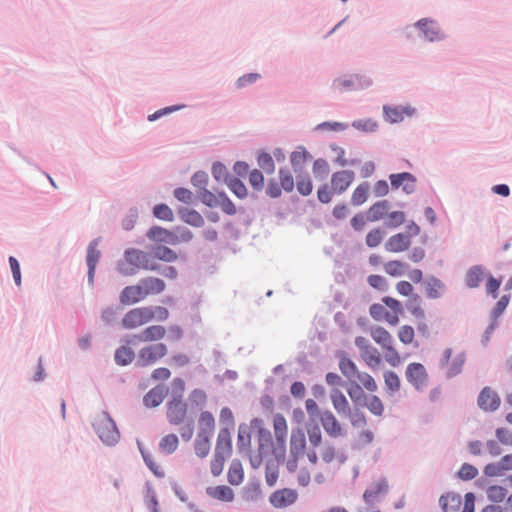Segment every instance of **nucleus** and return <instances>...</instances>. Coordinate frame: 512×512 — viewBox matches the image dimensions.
<instances>
[{
	"mask_svg": "<svg viewBox=\"0 0 512 512\" xmlns=\"http://www.w3.org/2000/svg\"><path fill=\"white\" fill-rule=\"evenodd\" d=\"M166 418L171 426L179 427L180 436L184 441H189L194 434V423L188 415L186 402L173 397L166 405Z\"/></svg>",
	"mask_w": 512,
	"mask_h": 512,
	"instance_id": "nucleus-1",
	"label": "nucleus"
},
{
	"mask_svg": "<svg viewBox=\"0 0 512 512\" xmlns=\"http://www.w3.org/2000/svg\"><path fill=\"white\" fill-rule=\"evenodd\" d=\"M168 318L169 311L165 307L142 306L129 310L122 318L121 325L124 329L133 330L150 323L154 319L166 321Z\"/></svg>",
	"mask_w": 512,
	"mask_h": 512,
	"instance_id": "nucleus-2",
	"label": "nucleus"
},
{
	"mask_svg": "<svg viewBox=\"0 0 512 512\" xmlns=\"http://www.w3.org/2000/svg\"><path fill=\"white\" fill-rule=\"evenodd\" d=\"M403 314V306L399 300L384 296L381 302L373 303L369 307V315L376 322L397 326Z\"/></svg>",
	"mask_w": 512,
	"mask_h": 512,
	"instance_id": "nucleus-3",
	"label": "nucleus"
},
{
	"mask_svg": "<svg viewBox=\"0 0 512 512\" xmlns=\"http://www.w3.org/2000/svg\"><path fill=\"white\" fill-rule=\"evenodd\" d=\"M157 268L151 257L138 249L126 250L124 259L118 263L117 267L118 271L124 276L134 275L139 270L154 271Z\"/></svg>",
	"mask_w": 512,
	"mask_h": 512,
	"instance_id": "nucleus-4",
	"label": "nucleus"
},
{
	"mask_svg": "<svg viewBox=\"0 0 512 512\" xmlns=\"http://www.w3.org/2000/svg\"><path fill=\"white\" fill-rule=\"evenodd\" d=\"M370 335L373 341L381 347L386 363L392 367L401 365L403 359L395 346L392 334L385 327L379 325L371 327Z\"/></svg>",
	"mask_w": 512,
	"mask_h": 512,
	"instance_id": "nucleus-5",
	"label": "nucleus"
},
{
	"mask_svg": "<svg viewBox=\"0 0 512 512\" xmlns=\"http://www.w3.org/2000/svg\"><path fill=\"white\" fill-rule=\"evenodd\" d=\"M93 426L104 444L114 445L119 441L120 433L107 412L99 413L94 419Z\"/></svg>",
	"mask_w": 512,
	"mask_h": 512,
	"instance_id": "nucleus-6",
	"label": "nucleus"
},
{
	"mask_svg": "<svg viewBox=\"0 0 512 512\" xmlns=\"http://www.w3.org/2000/svg\"><path fill=\"white\" fill-rule=\"evenodd\" d=\"M167 353L168 348L164 343H150L139 350L137 365L142 367L151 366L165 357Z\"/></svg>",
	"mask_w": 512,
	"mask_h": 512,
	"instance_id": "nucleus-7",
	"label": "nucleus"
},
{
	"mask_svg": "<svg viewBox=\"0 0 512 512\" xmlns=\"http://www.w3.org/2000/svg\"><path fill=\"white\" fill-rule=\"evenodd\" d=\"M199 197L206 206L212 208L220 207L222 211L228 215H234L237 211L234 203L225 193L214 194L207 189H203L199 191Z\"/></svg>",
	"mask_w": 512,
	"mask_h": 512,
	"instance_id": "nucleus-8",
	"label": "nucleus"
},
{
	"mask_svg": "<svg viewBox=\"0 0 512 512\" xmlns=\"http://www.w3.org/2000/svg\"><path fill=\"white\" fill-rule=\"evenodd\" d=\"M407 381L417 390H423L429 381V376L423 364L413 362L408 364L405 371Z\"/></svg>",
	"mask_w": 512,
	"mask_h": 512,
	"instance_id": "nucleus-9",
	"label": "nucleus"
},
{
	"mask_svg": "<svg viewBox=\"0 0 512 512\" xmlns=\"http://www.w3.org/2000/svg\"><path fill=\"white\" fill-rule=\"evenodd\" d=\"M465 362L463 353H454L451 348L445 349L441 360L442 366L446 368L447 375L453 377L459 374Z\"/></svg>",
	"mask_w": 512,
	"mask_h": 512,
	"instance_id": "nucleus-10",
	"label": "nucleus"
},
{
	"mask_svg": "<svg viewBox=\"0 0 512 512\" xmlns=\"http://www.w3.org/2000/svg\"><path fill=\"white\" fill-rule=\"evenodd\" d=\"M306 447V437L301 429L293 430L291 433L290 439V453L293 457V462H288V467L290 470L295 469L297 459L300 456H303Z\"/></svg>",
	"mask_w": 512,
	"mask_h": 512,
	"instance_id": "nucleus-11",
	"label": "nucleus"
},
{
	"mask_svg": "<svg viewBox=\"0 0 512 512\" xmlns=\"http://www.w3.org/2000/svg\"><path fill=\"white\" fill-rule=\"evenodd\" d=\"M355 179V174L351 170L337 171L331 176L332 191L337 194L344 193Z\"/></svg>",
	"mask_w": 512,
	"mask_h": 512,
	"instance_id": "nucleus-12",
	"label": "nucleus"
},
{
	"mask_svg": "<svg viewBox=\"0 0 512 512\" xmlns=\"http://www.w3.org/2000/svg\"><path fill=\"white\" fill-rule=\"evenodd\" d=\"M273 430L276 444L281 452L284 453L288 435V425L285 417L280 413L275 414L273 417Z\"/></svg>",
	"mask_w": 512,
	"mask_h": 512,
	"instance_id": "nucleus-13",
	"label": "nucleus"
},
{
	"mask_svg": "<svg viewBox=\"0 0 512 512\" xmlns=\"http://www.w3.org/2000/svg\"><path fill=\"white\" fill-rule=\"evenodd\" d=\"M389 179L392 188L398 189L402 186V189L406 194H411L416 190V178L411 173L403 172L391 174Z\"/></svg>",
	"mask_w": 512,
	"mask_h": 512,
	"instance_id": "nucleus-14",
	"label": "nucleus"
},
{
	"mask_svg": "<svg viewBox=\"0 0 512 512\" xmlns=\"http://www.w3.org/2000/svg\"><path fill=\"white\" fill-rule=\"evenodd\" d=\"M320 421L325 432L330 437L337 438L344 435L343 428L331 411H324L320 417Z\"/></svg>",
	"mask_w": 512,
	"mask_h": 512,
	"instance_id": "nucleus-15",
	"label": "nucleus"
},
{
	"mask_svg": "<svg viewBox=\"0 0 512 512\" xmlns=\"http://www.w3.org/2000/svg\"><path fill=\"white\" fill-rule=\"evenodd\" d=\"M297 499V492L293 489L277 490L270 496V503L275 508H285L292 505Z\"/></svg>",
	"mask_w": 512,
	"mask_h": 512,
	"instance_id": "nucleus-16",
	"label": "nucleus"
},
{
	"mask_svg": "<svg viewBox=\"0 0 512 512\" xmlns=\"http://www.w3.org/2000/svg\"><path fill=\"white\" fill-rule=\"evenodd\" d=\"M411 245L410 235L397 233L389 237L385 243V249L391 253H400L406 251Z\"/></svg>",
	"mask_w": 512,
	"mask_h": 512,
	"instance_id": "nucleus-17",
	"label": "nucleus"
},
{
	"mask_svg": "<svg viewBox=\"0 0 512 512\" xmlns=\"http://www.w3.org/2000/svg\"><path fill=\"white\" fill-rule=\"evenodd\" d=\"M145 299L140 284L126 286L120 293V303L123 305H132Z\"/></svg>",
	"mask_w": 512,
	"mask_h": 512,
	"instance_id": "nucleus-18",
	"label": "nucleus"
},
{
	"mask_svg": "<svg viewBox=\"0 0 512 512\" xmlns=\"http://www.w3.org/2000/svg\"><path fill=\"white\" fill-rule=\"evenodd\" d=\"M232 452L231 431L224 427L219 431L214 454L228 458Z\"/></svg>",
	"mask_w": 512,
	"mask_h": 512,
	"instance_id": "nucleus-19",
	"label": "nucleus"
},
{
	"mask_svg": "<svg viewBox=\"0 0 512 512\" xmlns=\"http://www.w3.org/2000/svg\"><path fill=\"white\" fill-rule=\"evenodd\" d=\"M167 333V330L162 325H151L146 327L140 334L135 335L140 342L144 343H157L162 340Z\"/></svg>",
	"mask_w": 512,
	"mask_h": 512,
	"instance_id": "nucleus-20",
	"label": "nucleus"
},
{
	"mask_svg": "<svg viewBox=\"0 0 512 512\" xmlns=\"http://www.w3.org/2000/svg\"><path fill=\"white\" fill-rule=\"evenodd\" d=\"M416 25L423 32L424 37L431 42L438 41L443 38V33L441 29L439 28L438 24L433 20L423 18L420 19L416 23Z\"/></svg>",
	"mask_w": 512,
	"mask_h": 512,
	"instance_id": "nucleus-21",
	"label": "nucleus"
},
{
	"mask_svg": "<svg viewBox=\"0 0 512 512\" xmlns=\"http://www.w3.org/2000/svg\"><path fill=\"white\" fill-rule=\"evenodd\" d=\"M478 405L485 411H494L500 405V398L491 388L485 387L478 397Z\"/></svg>",
	"mask_w": 512,
	"mask_h": 512,
	"instance_id": "nucleus-22",
	"label": "nucleus"
},
{
	"mask_svg": "<svg viewBox=\"0 0 512 512\" xmlns=\"http://www.w3.org/2000/svg\"><path fill=\"white\" fill-rule=\"evenodd\" d=\"M388 492V483L385 479H379L365 490L363 498L367 504H373L380 496Z\"/></svg>",
	"mask_w": 512,
	"mask_h": 512,
	"instance_id": "nucleus-23",
	"label": "nucleus"
},
{
	"mask_svg": "<svg viewBox=\"0 0 512 512\" xmlns=\"http://www.w3.org/2000/svg\"><path fill=\"white\" fill-rule=\"evenodd\" d=\"M139 284L143 290L145 299L150 295H157L162 293L166 288L165 282L162 279L156 277L143 278Z\"/></svg>",
	"mask_w": 512,
	"mask_h": 512,
	"instance_id": "nucleus-24",
	"label": "nucleus"
},
{
	"mask_svg": "<svg viewBox=\"0 0 512 512\" xmlns=\"http://www.w3.org/2000/svg\"><path fill=\"white\" fill-rule=\"evenodd\" d=\"M147 236L149 239L157 242H164L171 245H177L178 239L176 238V233L169 231L167 229H164L159 226L152 227L148 233Z\"/></svg>",
	"mask_w": 512,
	"mask_h": 512,
	"instance_id": "nucleus-25",
	"label": "nucleus"
},
{
	"mask_svg": "<svg viewBox=\"0 0 512 512\" xmlns=\"http://www.w3.org/2000/svg\"><path fill=\"white\" fill-rule=\"evenodd\" d=\"M415 110L410 107L396 106V107H384V113L387 120L391 123H398L405 119V117H411Z\"/></svg>",
	"mask_w": 512,
	"mask_h": 512,
	"instance_id": "nucleus-26",
	"label": "nucleus"
},
{
	"mask_svg": "<svg viewBox=\"0 0 512 512\" xmlns=\"http://www.w3.org/2000/svg\"><path fill=\"white\" fill-rule=\"evenodd\" d=\"M97 246L98 241L94 240L89 244L87 249L86 262L88 265V280L90 284L93 283L96 265L100 259V251L98 250Z\"/></svg>",
	"mask_w": 512,
	"mask_h": 512,
	"instance_id": "nucleus-27",
	"label": "nucleus"
},
{
	"mask_svg": "<svg viewBox=\"0 0 512 512\" xmlns=\"http://www.w3.org/2000/svg\"><path fill=\"white\" fill-rule=\"evenodd\" d=\"M461 504V496L454 492H447L439 498V505L443 512H458Z\"/></svg>",
	"mask_w": 512,
	"mask_h": 512,
	"instance_id": "nucleus-28",
	"label": "nucleus"
},
{
	"mask_svg": "<svg viewBox=\"0 0 512 512\" xmlns=\"http://www.w3.org/2000/svg\"><path fill=\"white\" fill-rule=\"evenodd\" d=\"M168 393V389L165 386L158 385L152 388L145 396H144V404L146 407L154 408L159 406Z\"/></svg>",
	"mask_w": 512,
	"mask_h": 512,
	"instance_id": "nucleus-29",
	"label": "nucleus"
},
{
	"mask_svg": "<svg viewBox=\"0 0 512 512\" xmlns=\"http://www.w3.org/2000/svg\"><path fill=\"white\" fill-rule=\"evenodd\" d=\"M206 492L211 498L219 501L231 502L234 499L233 490L225 485L209 487L207 488Z\"/></svg>",
	"mask_w": 512,
	"mask_h": 512,
	"instance_id": "nucleus-30",
	"label": "nucleus"
},
{
	"mask_svg": "<svg viewBox=\"0 0 512 512\" xmlns=\"http://www.w3.org/2000/svg\"><path fill=\"white\" fill-rule=\"evenodd\" d=\"M178 447L179 438L174 433L164 435L158 443L159 451L167 455L174 453Z\"/></svg>",
	"mask_w": 512,
	"mask_h": 512,
	"instance_id": "nucleus-31",
	"label": "nucleus"
},
{
	"mask_svg": "<svg viewBox=\"0 0 512 512\" xmlns=\"http://www.w3.org/2000/svg\"><path fill=\"white\" fill-rule=\"evenodd\" d=\"M361 359L365 364L371 368H378L382 364V357L376 347L373 345L369 346L360 354Z\"/></svg>",
	"mask_w": 512,
	"mask_h": 512,
	"instance_id": "nucleus-32",
	"label": "nucleus"
},
{
	"mask_svg": "<svg viewBox=\"0 0 512 512\" xmlns=\"http://www.w3.org/2000/svg\"><path fill=\"white\" fill-rule=\"evenodd\" d=\"M389 210V202L381 200L374 203L367 211V219L370 222H376L382 219Z\"/></svg>",
	"mask_w": 512,
	"mask_h": 512,
	"instance_id": "nucleus-33",
	"label": "nucleus"
},
{
	"mask_svg": "<svg viewBox=\"0 0 512 512\" xmlns=\"http://www.w3.org/2000/svg\"><path fill=\"white\" fill-rule=\"evenodd\" d=\"M199 434H204L208 436H212L214 427H215V419L211 412L202 411L199 419Z\"/></svg>",
	"mask_w": 512,
	"mask_h": 512,
	"instance_id": "nucleus-34",
	"label": "nucleus"
},
{
	"mask_svg": "<svg viewBox=\"0 0 512 512\" xmlns=\"http://www.w3.org/2000/svg\"><path fill=\"white\" fill-rule=\"evenodd\" d=\"M244 479V470L241 462L233 460L229 466L227 480L231 485H239Z\"/></svg>",
	"mask_w": 512,
	"mask_h": 512,
	"instance_id": "nucleus-35",
	"label": "nucleus"
},
{
	"mask_svg": "<svg viewBox=\"0 0 512 512\" xmlns=\"http://www.w3.org/2000/svg\"><path fill=\"white\" fill-rule=\"evenodd\" d=\"M484 278V269L480 265L472 266L465 275V283L469 288H477Z\"/></svg>",
	"mask_w": 512,
	"mask_h": 512,
	"instance_id": "nucleus-36",
	"label": "nucleus"
},
{
	"mask_svg": "<svg viewBox=\"0 0 512 512\" xmlns=\"http://www.w3.org/2000/svg\"><path fill=\"white\" fill-rule=\"evenodd\" d=\"M330 399H331L332 405H333L334 409L337 411V413L347 414V412L350 409L349 403H348V400L346 399V397L344 396V394L340 390H338V389L332 390L330 393Z\"/></svg>",
	"mask_w": 512,
	"mask_h": 512,
	"instance_id": "nucleus-37",
	"label": "nucleus"
},
{
	"mask_svg": "<svg viewBox=\"0 0 512 512\" xmlns=\"http://www.w3.org/2000/svg\"><path fill=\"white\" fill-rule=\"evenodd\" d=\"M407 268L408 265L400 260H390L383 265L385 273L391 277H400L404 275Z\"/></svg>",
	"mask_w": 512,
	"mask_h": 512,
	"instance_id": "nucleus-38",
	"label": "nucleus"
},
{
	"mask_svg": "<svg viewBox=\"0 0 512 512\" xmlns=\"http://www.w3.org/2000/svg\"><path fill=\"white\" fill-rule=\"evenodd\" d=\"M210 438L211 436L197 433L194 450L199 458H205L210 452Z\"/></svg>",
	"mask_w": 512,
	"mask_h": 512,
	"instance_id": "nucleus-39",
	"label": "nucleus"
},
{
	"mask_svg": "<svg viewBox=\"0 0 512 512\" xmlns=\"http://www.w3.org/2000/svg\"><path fill=\"white\" fill-rule=\"evenodd\" d=\"M444 288V284L439 279L429 278L425 287L426 296L430 299H437L443 294Z\"/></svg>",
	"mask_w": 512,
	"mask_h": 512,
	"instance_id": "nucleus-40",
	"label": "nucleus"
},
{
	"mask_svg": "<svg viewBox=\"0 0 512 512\" xmlns=\"http://www.w3.org/2000/svg\"><path fill=\"white\" fill-rule=\"evenodd\" d=\"M407 310L417 319H424L425 311L422 307V300L418 294H413L406 304Z\"/></svg>",
	"mask_w": 512,
	"mask_h": 512,
	"instance_id": "nucleus-41",
	"label": "nucleus"
},
{
	"mask_svg": "<svg viewBox=\"0 0 512 512\" xmlns=\"http://www.w3.org/2000/svg\"><path fill=\"white\" fill-rule=\"evenodd\" d=\"M370 186L368 183L363 182L359 184L353 191L351 195V203L354 206H360L364 204L369 195Z\"/></svg>",
	"mask_w": 512,
	"mask_h": 512,
	"instance_id": "nucleus-42",
	"label": "nucleus"
},
{
	"mask_svg": "<svg viewBox=\"0 0 512 512\" xmlns=\"http://www.w3.org/2000/svg\"><path fill=\"white\" fill-rule=\"evenodd\" d=\"M383 379L386 390L390 395L395 394L400 390L401 381L396 372L387 370L383 373Z\"/></svg>",
	"mask_w": 512,
	"mask_h": 512,
	"instance_id": "nucleus-43",
	"label": "nucleus"
},
{
	"mask_svg": "<svg viewBox=\"0 0 512 512\" xmlns=\"http://www.w3.org/2000/svg\"><path fill=\"white\" fill-rule=\"evenodd\" d=\"M182 220L192 226L201 227L204 224V219L201 214L192 209H183L180 211Z\"/></svg>",
	"mask_w": 512,
	"mask_h": 512,
	"instance_id": "nucleus-44",
	"label": "nucleus"
},
{
	"mask_svg": "<svg viewBox=\"0 0 512 512\" xmlns=\"http://www.w3.org/2000/svg\"><path fill=\"white\" fill-rule=\"evenodd\" d=\"M397 337L403 345H411L415 340V330L411 325L404 324L398 328Z\"/></svg>",
	"mask_w": 512,
	"mask_h": 512,
	"instance_id": "nucleus-45",
	"label": "nucleus"
},
{
	"mask_svg": "<svg viewBox=\"0 0 512 512\" xmlns=\"http://www.w3.org/2000/svg\"><path fill=\"white\" fill-rule=\"evenodd\" d=\"M134 357V351L128 346H121L115 352V361L122 366L130 364Z\"/></svg>",
	"mask_w": 512,
	"mask_h": 512,
	"instance_id": "nucleus-46",
	"label": "nucleus"
},
{
	"mask_svg": "<svg viewBox=\"0 0 512 512\" xmlns=\"http://www.w3.org/2000/svg\"><path fill=\"white\" fill-rule=\"evenodd\" d=\"M364 404L367 407V409L375 416L383 415L384 404L378 396L371 395L369 397H366Z\"/></svg>",
	"mask_w": 512,
	"mask_h": 512,
	"instance_id": "nucleus-47",
	"label": "nucleus"
},
{
	"mask_svg": "<svg viewBox=\"0 0 512 512\" xmlns=\"http://www.w3.org/2000/svg\"><path fill=\"white\" fill-rule=\"evenodd\" d=\"M486 495L489 501L500 503L505 499L507 490L500 485H492L487 488Z\"/></svg>",
	"mask_w": 512,
	"mask_h": 512,
	"instance_id": "nucleus-48",
	"label": "nucleus"
},
{
	"mask_svg": "<svg viewBox=\"0 0 512 512\" xmlns=\"http://www.w3.org/2000/svg\"><path fill=\"white\" fill-rule=\"evenodd\" d=\"M309 154L305 148L299 147L296 151L292 152L290 155V162L293 168L296 170L297 168H302L306 163Z\"/></svg>",
	"mask_w": 512,
	"mask_h": 512,
	"instance_id": "nucleus-49",
	"label": "nucleus"
},
{
	"mask_svg": "<svg viewBox=\"0 0 512 512\" xmlns=\"http://www.w3.org/2000/svg\"><path fill=\"white\" fill-rule=\"evenodd\" d=\"M153 255L155 258L166 262H173L177 259L176 253L166 246L155 247L153 249Z\"/></svg>",
	"mask_w": 512,
	"mask_h": 512,
	"instance_id": "nucleus-50",
	"label": "nucleus"
},
{
	"mask_svg": "<svg viewBox=\"0 0 512 512\" xmlns=\"http://www.w3.org/2000/svg\"><path fill=\"white\" fill-rule=\"evenodd\" d=\"M339 369L342 372V374L347 378H353L358 373V369L355 363L347 357H343L340 359Z\"/></svg>",
	"mask_w": 512,
	"mask_h": 512,
	"instance_id": "nucleus-51",
	"label": "nucleus"
},
{
	"mask_svg": "<svg viewBox=\"0 0 512 512\" xmlns=\"http://www.w3.org/2000/svg\"><path fill=\"white\" fill-rule=\"evenodd\" d=\"M350 423L352 426L357 428H362L366 425L367 420L364 412L359 408H354L347 412Z\"/></svg>",
	"mask_w": 512,
	"mask_h": 512,
	"instance_id": "nucleus-52",
	"label": "nucleus"
},
{
	"mask_svg": "<svg viewBox=\"0 0 512 512\" xmlns=\"http://www.w3.org/2000/svg\"><path fill=\"white\" fill-rule=\"evenodd\" d=\"M279 181L281 188L286 192H292L295 186L294 178L289 170L280 169L279 170Z\"/></svg>",
	"mask_w": 512,
	"mask_h": 512,
	"instance_id": "nucleus-53",
	"label": "nucleus"
},
{
	"mask_svg": "<svg viewBox=\"0 0 512 512\" xmlns=\"http://www.w3.org/2000/svg\"><path fill=\"white\" fill-rule=\"evenodd\" d=\"M383 238L384 232L380 228H375L368 232L365 242L369 248H375L381 244Z\"/></svg>",
	"mask_w": 512,
	"mask_h": 512,
	"instance_id": "nucleus-54",
	"label": "nucleus"
},
{
	"mask_svg": "<svg viewBox=\"0 0 512 512\" xmlns=\"http://www.w3.org/2000/svg\"><path fill=\"white\" fill-rule=\"evenodd\" d=\"M227 185L238 198L243 199L247 196V188L241 180L237 178L230 179Z\"/></svg>",
	"mask_w": 512,
	"mask_h": 512,
	"instance_id": "nucleus-55",
	"label": "nucleus"
},
{
	"mask_svg": "<svg viewBox=\"0 0 512 512\" xmlns=\"http://www.w3.org/2000/svg\"><path fill=\"white\" fill-rule=\"evenodd\" d=\"M363 387L370 391L375 392L378 388L374 378L367 372H359L355 375Z\"/></svg>",
	"mask_w": 512,
	"mask_h": 512,
	"instance_id": "nucleus-56",
	"label": "nucleus"
},
{
	"mask_svg": "<svg viewBox=\"0 0 512 512\" xmlns=\"http://www.w3.org/2000/svg\"><path fill=\"white\" fill-rule=\"evenodd\" d=\"M258 165L266 173L272 174L275 171V164L273 158L268 153H261L257 159Z\"/></svg>",
	"mask_w": 512,
	"mask_h": 512,
	"instance_id": "nucleus-57",
	"label": "nucleus"
},
{
	"mask_svg": "<svg viewBox=\"0 0 512 512\" xmlns=\"http://www.w3.org/2000/svg\"><path fill=\"white\" fill-rule=\"evenodd\" d=\"M141 454L145 464L151 472L157 477H163L165 473L161 465L157 464L150 454L145 453L144 451H141Z\"/></svg>",
	"mask_w": 512,
	"mask_h": 512,
	"instance_id": "nucleus-58",
	"label": "nucleus"
},
{
	"mask_svg": "<svg viewBox=\"0 0 512 512\" xmlns=\"http://www.w3.org/2000/svg\"><path fill=\"white\" fill-rule=\"evenodd\" d=\"M483 472L487 477H499L503 476L506 473L501 460L495 463L487 464L484 467Z\"/></svg>",
	"mask_w": 512,
	"mask_h": 512,
	"instance_id": "nucleus-59",
	"label": "nucleus"
},
{
	"mask_svg": "<svg viewBox=\"0 0 512 512\" xmlns=\"http://www.w3.org/2000/svg\"><path fill=\"white\" fill-rule=\"evenodd\" d=\"M367 283L369 286L379 291H386L388 288V282L386 278L378 274L369 275L367 277Z\"/></svg>",
	"mask_w": 512,
	"mask_h": 512,
	"instance_id": "nucleus-60",
	"label": "nucleus"
},
{
	"mask_svg": "<svg viewBox=\"0 0 512 512\" xmlns=\"http://www.w3.org/2000/svg\"><path fill=\"white\" fill-rule=\"evenodd\" d=\"M153 214L156 218L160 220L165 221H172L173 220V212L169 208V206L165 204H158L153 209Z\"/></svg>",
	"mask_w": 512,
	"mask_h": 512,
	"instance_id": "nucleus-61",
	"label": "nucleus"
},
{
	"mask_svg": "<svg viewBox=\"0 0 512 512\" xmlns=\"http://www.w3.org/2000/svg\"><path fill=\"white\" fill-rule=\"evenodd\" d=\"M313 189L312 181L308 175L301 176L297 181V190L303 196L311 194Z\"/></svg>",
	"mask_w": 512,
	"mask_h": 512,
	"instance_id": "nucleus-62",
	"label": "nucleus"
},
{
	"mask_svg": "<svg viewBox=\"0 0 512 512\" xmlns=\"http://www.w3.org/2000/svg\"><path fill=\"white\" fill-rule=\"evenodd\" d=\"M189 400L192 405L202 408L207 401V395L201 389H194L189 396Z\"/></svg>",
	"mask_w": 512,
	"mask_h": 512,
	"instance_id": "nucleus-63",
	"label": "nucleus"
},
{
	"mask_svg": "<svg viewBox=\"0 0 512 512\" xmlns=\"http://www.w3.org/2000/svg\"><path fill=\"white\" fill-rule=\"evenodd\" d=\"M249 183L252 186L253 189L260 191L264 187V176L263 174L257 170L254 169L249 174Z\"/></svg>",
	"mask_w": 512,
	"mask_h": 512,
	"instance_id": "nucleus-64",
	"label": "nucleus"
}]
</instances>
